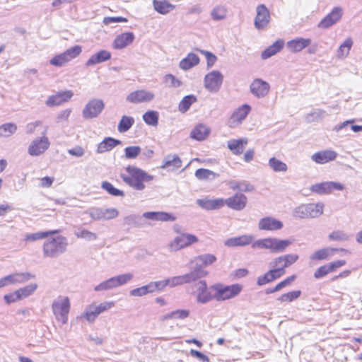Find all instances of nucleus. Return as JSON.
Segmentation results:
<instances>
[{
    "instance_id": "e433bc0d",
    "label": "nucleus",
    "mask_w": 362,
    "mask_h": 362,
    "mask_svg": "<svg viewBox=\"0 0 362 362\" xmlns=\"http://www.w3.org/2000/svg\"><path fill=\"white\" fill-rule=\"evenodd\" d=\"M74 234L78 238L88 241H93L98 238L96 233L88 230L81 226H75Z\"/></svg>"
},
{
    "instance_id": "7ed1b4c3",
    "label": "nucleus",
    "mask_w": 362,
    "mask_h": 362,
    "mask_svg": "<svg viewBox=\"0 0 362 362\" xmlns=\"http://www.w3.org/2000/svg\"><path fill=\"white\" fill-rule=\"evenodd\" d=\"M292 244L290 240H281L276 238H267L255 241L252 245L253 249H267L273 253H281Z\"/></svg>"
},
{
    "instance_id": "dca6fc26",
    "label": "nucleus",
    "mask_w": 362,
    "mask_h": 362,
    "mask_svg": "<svg viewBox=\"0 0 362 362\" xmlns=\"http://www.w3.org/2000/svg\"><path fill=\"white\" fill-rule=\"evenodd\" d=\"M270 21V14L264 4H260L257 7V15L254 25L257 30L265 28Z\"/></svg>"
},
{
    "instance_id": "a211bd4d",
    "label": "nucleus",
    "mask_w": 362,
    "mask_h": 362,
    "mask_svg": "<svg viewBox=\"0 0 362 362\" xmlns=\"http://www.w3.org/2000/svg\"><path fill=\"white\" fill-rule=\"evenodd\" d=\"M250 92L258 98L265 97L270 89L269 84L260 78L255 79L250 86Z\"/></svg>"
},
{
    "instance_id": "f03ea898",
    "label": "nucleus",
    "mask_w": 362,
    "mask_h": 362,
    "mask_svg": "<svg viewBox=\"0 0 362 362\" xmlns=\"http://www.w3.org/2000/svg\"><path fill=\"white\" fill-rule=\"evenodd\" d=\"M68 240L66 237L58 235L47 239L43 244L44 257L56 258L66 252Z\"/></svg>"
},
{
    "instance_id": "423d86ee",
    "label": "nucleus",
    "mask_w": 362,
    "mask_h": 362,
    "mask_svg": "<svg viewBox=\"0 0 362 362\" xmlns=\"http://www.w3.org/2000/svg\"><path fill=\"white\" fill-rule=\"evenodd\" d=\"M134 277V275L131 273H126L119 274L115 276H112L104 281H102L98 285L95 286L94 291H106L114 289L119 286H123L130 281Z\"/></svg>"
},
{
    "instance_id": "6e6d98bb",
    "label": "nucleus",
    "mask_w": 362,
    "mask_h": 362,
    "mask_svg": "<svg viewBox=\"0 0 362 362\" xmlns=\"http://www.w3.org/2000/svg\"><path fill=\"white\" fill-rule=\"evenodd\" d=\"M163 82L169 88H178L182 83L171 74H166L163 78Z\"/></svg>"
},
{
    "instance_id": "79ce46f5",
    "label": "nucleus",
    "mask_w": 362,
    "mask_h": 362,
    "mask_svg": "<svg viewBox=\"0 0 362 362\" xmlns=\"http://www.w3.org/2000/svg\"><path fill=\"white\" fill-rule=\"evenodd\" d=\"M197 97L194 95H188L185 96L178 105L180 112L185 113L190 107V106L197 101Z\"/></svg>"
},
{
    "instance_id": "1a4fd4ad",
    "label": "nucleus",
    "mask_w": 362,
    "mask_h": 362,
    "mask_svg": "<svg viewBox=\"0 0 362 362\" xmlns=\"http://www.w3.org/2000/svg\"><path fill=\"white\" fill-rule=\"evenodd\" d=\"M47 129L42 132L41 137H37L32 141L28 148V153L32 156H38L45 153L49 147L50 142L45 136Z\"/></svg>"
},
{
    "instance_id": "680f3d73",
    "label": "nucleus",
    "mask_w": 362,
    "mask_h": 362,
    "mask_svg": "<svg viewBox=\"0 0 362 362\" xmlns=\"http://www.w3.org/2000/svg\"><path fill=\"white\" fill-rule=\"evenodd\" d=\"M330 250H334V249L329 248H323L319 250L311 255L310 259L312 260H323L326 259L329 256Z\"/></svg>"
},
{
    "instance_id": "c756f323",
    "label": "nucleus",
    "mask_w": 362,
    "mask_h": 362,
    "mask_svg": "<svg viewBox=\"0 0 362 362\" xmlns=\"http://www.w3.org/2000/svg\"><path fill=\"white\" fill-rule=\"evenodd\" d=\"M111 53L105 49H102L93 54L86 62L87 67L105 62L111 59Z\"/></svg>"
},
{
    "instance_id": "6ab92c4d",
    "label": "nucleus",
    "mask_w": 362,
    "mask_h": 362,
    "mask_svg": "<svg viewBox=\"0 0 362 362\" xmlns=\"http://www.w3.org/2000/svg\"><path fill=\"white\" fill-rule=\"evenodd\" d=\"M154 94L145 90H138L130 93L126 100L132 103L150 102L154 99Z\"/></svg>"
},
{
    "instance_id": "b1692460",
    "label": "nucleus",
    "mask_w": 362,
    "mask_h": 362,
    "mask_svg": "<svg viewBox=\"0 0 362 362\" xmlns=\"http://www.w3.org/2000/svg\"><path fill=\"white\" fill-rule=\"evenodd\" d=\"M182 166V160L177 154H168L165 156L160 165V168L167 169L169 171H173L179 169Z\"/></svg>"
},
{
    "instance_id": "a18cd8bd",
    "label": "nucleus",
    "mask_w": 362,
    "mask_h": 362,
    "mask_svg": "<svg viewBox=\"0 0 362 362\" xmlns=\"http://www.w3.org/2000/svg\"><path fill=\"white\" fill-rule=\"evenodd\" d=\"M353 41L351 38L349 37L345 40V41L340 45L337 52V57L338 58H344L346 57L352 47Z\"/></svg>"
},
{
    "instance_id": "f8f14e48",
    "label": "nucleus",
    "mask_w": 362,
    "mask_h": 362,
    "mask_svg": "<svg viewBox=\"0 0 362 362\" xmlns=\"http://www.w3.org/2000/svg\"><path fill=\"white\" fill-rule=\"evenodd\" d=\"M343 13V8L341 7H334L332 11L319 22L317 27L321 29L329 28L341 20Z\"/></svg>"
},
{
    "instance_id": "c85d7f7f",
    "label": "nucleus",
    "mask_w": 362,
    "mask_h": 362,
    "mask_svg": "<svg viewBox=\"0 0 362 362\" xmlns=\"http://www.w3.org/2000/svg\"><path fill=\"white\" fill-rule=\"evenodd\" d=\"M216 261V257L212 254H204L196 257L192 262L194 268L203 269L204 267L212 264Z\"/></svg>"
},
{
    "instance_id": "0eeeda50",
    "label": "nucleus",
    "mask_w": 362,
    "mask_h": 362,
    "mask_svg": "<svg viewBox=\"0 0 362 362\" xmlns=\"http://www.w3.org/2000/svg\"><path fill=\"white\" fill-rule=\"evenodd\" d=\"M52 308L56 319L66 324L68 322V314L70 309V302L67 297L59 296L54 300Z\"/></svg>"
},
{
    "instance_id": "39448f33",
    "label": "nucleus",
    "mask_w": 362,
    "mask_h": 362,
    "mask_svg": "<svg viewBox=\"0 0 362 362\" xmlns=\"http://www.w3.org/2000/svg\"><path fill=\"white\" fill-rule=\"evenodd\" d=\"M214 291V297L217 301H224L235 298L241 292L243 286L235 284L226 286L221 284H216L210 286Z\"/></svg>"
},
{
    "instance_id": "a878e982",
    "label": "nucleus",
    "mask_w": 362,
    "mask_h": 362,
    "mask_svg": "<svg viewBox=\"0 0 362 362\" xmlns=\"http://www.w3.org/2000/svg\"><path fill=\"white\" fill-rule=\"evenodd\" d=\"M134 37V34L132 32L122 33L114 40L113 47L117 49H123L132 44Z\"/></svg>"
},
{
    "instance_id": "2f4dec72",
    "label": "nucleus",
    "mask_w": 362,
    "mask_h": 362,
    "mask_svg": "<svg viewBox=\"0 0 362 362\" xmlns=\"http://www.w3.org/2000/svg\"><path fill=\"white\" fill-rule=\"evenodd\" d=\"M121 144L122 141L120 140L112 137H106L98 145L96 152L98 153H103L105 152L110 151Z\"/></svg>"
},
{
    "instance_id": "f3484780",
    "label": "nucleus",
    "mask_w": 362,
    "mask_h": 362,
    "mask_svg": "<svg viewBox=\"0 0 362 362\" xmlns=\"http://www.w3.org/2000/svg\"><path fill=\"white\" fill-rule=\"evenodd\" d=\"M255 241V236L253 235L244 234L226 240L224 245L228 247H244L249 245H252Z\"/></svg>"
},
{
    "instance_id": "13d9d810",
    "label": "nucleus",
    "mask_w": 362,
    "mask_h": 362,
    "mask_svg": "<svg viewBox=\"0 0 362 362\" xmlns=\"http://www.w3.org/2000/svg\"><path fill=\"white\" fill-rule=\"evenodd\" d=\"M300 294V291H293L281 295L277 300L281 302H292L298 298Z\"/></svg>"
},
{
    "instance_id": "4be33fe9",
    "label": "nucleus",
    "mask_w": 362,
    "mask_h": 362,
    "mask_svg": "<svg viewBox=\"0 0 362 362\" xmlns=\"http://www.w3.org/2000/svg\"><path fill=\"white\" fill-rule=\"evenodd\" d=\"M283 228V223L272 216L261 218L258 223V228L261 230H278Z\"/></svg>"
},
{
    "instance_id": "a19ab883",
    "label": "nucleus",
    "mask_w": 362,
    "mask_h": 362,
    "mask_svg": "<svg viewBox=\"0 0 362 362\" xmlns=\"http://www.w3.org/2000/svg\"><path fill=\"white\" fill-rule=\"evenodd\" d=\"M251 107L249 105L245 104L238 108L232 115V119L236 122H242L249 114Z\"/></svg>"
},
{
    "instance_id": "ddd939ff",
    "label": "nucleus",
    "mask_w": 362,
    "mask_h": 362,
    "mask_svg": "<svg viewBox=\"0 0 362 362\" xmlns=\"http://www.w3.org/2000/svg\"><path fill=\"white\" fill-rule=\"evenodd\" d=\"M194 288L197 293V300L198 303L205 304L215 298L212 293L213 290L207 286L206 281H199L194 284Z\"/></svg>"
},
{
    "instance_id": "c03bdc74",
    "label": "nucleus",
    "mask_w": 362,
    "mask_h": 362,
    "mask_svg": "<svg viewBox=\"0 0 362 362\" xmlns=\"http://www.w3.org/2000/svg\"><path fill=\"white\" fill-rule=\"evenodd\" d=\"M58 230L41 231L35 233L27 234L25 235V240L28 241H36L48 237L49 235L58 233Z\"/></svg>"
},
{
    "instance_id": "aec40b11",
    "label": "nucleus",
    "mask_w": 362,
    "mask_h": 362,
    "mask_svg": "<svg viewBox=\"0 0 362 362\" xmlns=\"http://www.w3.org/2000/svg\"><path fill=\"white\" fill-rule=\"evenodd\" d=\"M73 95L71 90L59 91L56 94L49 96L45 104L48 107L60 105L63 103L69 100Z\"/></svg>"
},
{
    "instance_id": "e2e57ef3",
    "label": "nucleus",
    "mask_w": 362,
    "mask_h": 362,
    "mask_svg": "<svg viewBox=\"0 0 362 362\" xmlns=\"http://www.w3.org/2000/svg\"><path fill=\"white\" fill-rule=\"evenodd\" d=\"M141 150L137 146H128L124 148L125 157L128 159L136 158L141 153Z\"/></svg>"
},
{
    "instance_id": "ea45409f",
    "label": "nucleus",
    "mask_w": 362,
    "mask_h": 362,
    "mask_svg": "<svg viewBox=\"0 0 362 362\" xmlns=\"http://www.w3.org/2000/svg\"><path fill=\"white\" fill-rule=\"evenodd\" d=\"M280 278L279 274H277L272 269L269 270L264 274L259 276L257 279V284L259 286H263L268 283Z\"/></svg>"
},
{
    "instance_id": "393cba45",
    "label": "nucleus",
    "mask_w": 362,
    "mask_h": 362,
    "mask_svg": "<svg viewBox=\"0 0 362 362\" xmlns=\"http://www.w3.org/2000/svg\"><path fill=\"white\" fill-rule=\"evenodd\" d=\"M192 270L189 273L179 276L182 285L196 281L208 274V272L204 269L194 268L193 267H192Z\"/></svg>"
},
{
    "instance_id": "bf43d9fd",
    "label": "nucleus",
    "mask_w": 362,
    "mask_h": 362,
    "mask_svg": "<svg viewBox=\"0 0 362 362\" xmlns=\"http://www.w3.org/2000/svg\"><path fill=\"white\" fill-rule=\"evenodd\" d=\"M82 52L81 47L79 45L74 46L69 49H68L66 51H65L64 53V55L66 58L67 61L69 62L72 59L76 58L77 56H78L81 52Z\"/></svg>"
},
{
    "instance_id": "f704fd0d",
    "label": "nucleus",
    "mask_w": 362,
    "mask_h": 362,
    "mask_svg": "<svg viewBox=\"0 0 362 362\" xmlns=\"http://www.w3.org/2000/svg\"><path fill=\"white\" fill-rule=\"evenodd\" d=\"M199 63V57L196 54L189 53L186 57L180 62L179 66L181 69L186 71L197 66Z\"/></svg>"
},
{
    "instance_id": "58836bf2",
    "label": "nucleus",
    "mask_w": 362,
    "mask_h": 362,
    "mask_svg": "<svg viewBox=\"0 0 362 362\" xmlns=\"http://www.w3.org/2000/svg\"><path fill=\"white\" fill-rule=\"evenodd\" d=\"M228 13V8L223 5L216 6L211 11L210 16L215 21L224 20Z\"/></svg>"
},
{
    "instance_id": "2eb2a0df",
    "label": "nucleus",
    "mask_w": 362,
    "mask_h": 362,
    "mask_svg": "<svg viewBox=\"0 0 362 362\" xmlns=\"http://www.w3.org/2000/svg\"><path fill=\"white\" fill-rule=\"evenodd\" d=\"M344 186L336 182H324L317 183L310 186V189L312 192L317 194H326L331 193L333 190H343Z\"/></svg>"
},
{
    "instance_id": "f257e3e1",
    "label": "nucleus",
    "mask_w": 362,
    "mask_h": 362,
    "mask_svg": "<svg viewBox=\"0 0 362 362\" xmlns=\"http://www.w3.org/2000/svg\"><path fill=\"white\" fill-rule=\"evenodd\" d=\"M125 169L129 175L122 173L120 177L124 182L136 190H143L145 188L144 182H150L153 179L152 175L139 168L128 165Z\"/></svg>"
},
{
    "instance_id": "864d4df0",
    "label": "nucleus",
    "mask_w": 362,
    "mask_h": 362,
    "mask_svg": "<svg viewBox=\"0 0 362 362\" xmlns=\"http://www.w3.org/2000/svg\"><path fill=\"white\" fill-rule=\"evenodd\" d=\"M38 285L37 284H30L23 288L18 289L21 299H23L31 296L37 288Z\"/></svg>"
},
{
    "instance_id": "412c9836",
    "label": "nucleus",
    "mask_w": 362,
    "mask_h": 362,
    "mask_svg": "<svg viewBox=\"0 0 362 362\" xmlns=\"http://www.w3.org/2000/svg\"><path fill=\"white\" fill-rule=\"evenodd\" d=\"M224 199L222 198L211 199L208 197H204L196 200L197 204L206 211L219 209L224 206Z\"/></svg>"
},
{
    "instance_id": "0e129e2a",
    "label": "nucleus",
    "mask_w": 362,
    "mask_h": 362,
    "mask_svg": "<svg viewBox=\"0 0 362 362\" xmlns=\"http://www.w3.org/2000/svg\"><path fill=\"white\" fill-rule=\"evenodd\" d=\"M329 239L334 241H345L349 236L342 230H334L329 235Z\"/></svg>"
},
{
    "instance_id": "9b49d317",
    "label": "nucleus",
    "mask_w": 362,
    "mask_h": 362,
    "mask_svg": "<svg viewBox=\"0 0 362 362\" xmlns=\"http://www.w3.org/2000/svg\"><path fill=\"white\" fill-rule=\"evenodd\" d=\"M223 80V76L219 71H212L204 77V87L209 92L216 93L219 90Z\"/></svg>"
},
{
    "instance_id": "4468645a",
    "label": "nucleus",
    "mask_w": 362,
    "mask_h": 362,
    "mask_svg": "<svg viewBox=\"0 0 362 362\" xmlns=\"http://www.w3.org/2000/svg\"><path fill=\"white\" fill-rule=\"evenodd\" d=\"M198 238L192 234L182 233L170 243L169 248L171 251H177L184 247L197 243Z\"/></svg>"
},
{
    "instance_id": "cd10ccee",
    "label": "nucleus",
    "mask_w": 362,
    "mask_h": 362,
    "mask_svg": "<svg viewBox=\"0 0 362 362\" xmlns=\"http://www.w3.org/2000/svg\"><path fill=\"white\" fill-rule=\"evenodd\" d=\"M337 156V152L332 150H325L314 153L311 158L317 163L324 164L329 161L335 160Z\"/></svg>"
},
{
    "instance_id": "49530a36",
    "label": "nucleus",
    "mask_w": 362,
    "mask_h": 362,
    "mask_svg": "<svg viewBox=\"0 0 362 362\" xmlns=\"http://www.w3.org/2000/svg\"><path fill=\"white\" fill-rule=\"evenodd\" d=\"M100 314L95 308V303L88 305L83 314V317L89 322H93Z\"/></svg>"
},
{
    "instance_id": "473e14b6",
    "label": "nucleus",
    "mask_w": 362,
    "mask_h": 362,
    "mask_svg": "<svg viewBox=\"0 0 362 362\" xmlns=\"http://www.w3.org/2000/svg\"><path fill=\"white\" fill-rule=\"evenodd\" d=\"M153 6L155 11L162 15H166L175 8V6L168 0H153Z\"/></svg>"
},
{
    "instance_id": "5701e85b",
    "label": "nucleus",
    "mask_w": 362,
    "mask_h": 362,
    "mask_svg": "<svg viewBox=\"0 0 362 362\" xmlns=\"http://www.w3.org/2000/svg\"><path fill=\"white\" fill-rule=\"evenodd\" d=\"M247 201V197L243 194H235L234 196L224 199V205L226 204L232 209L240 211L245 207Z\"/></svg>"
},
{
    "instance_id": "7c9ffc66",
    "label": "nucleus",
    "mask_w": 362,
    "mask_h": 362,
    "mask_svg": "<svg viewBox=\"0 0 362 362\" xmlns=\"http://www.w3.org/2000/svg\"><path fill=\"white\" fill-rule=\"evenodd\" d=\"M248 139L247 138H241L238 139H230L228 141L227 146L229 150L235 155H240L243 153L245 146L247 144Z\"/></svg>"
},
{
    "instance_id": "4c0bfd02",
    "label": "nucleus",
    "mask_w": 362,
    "mask_h": 362,
    "mask_svg": "<svg viewBox=\"0 0 362 362\" xmlns=\"http://www.w3.org/2000/svg\"><path fill=\"white\" fill-rule=\"evenodd\" d=\"M269 267L281 277L286 272L285 269L287 265H284V260L282 256L274 258L269 264Z\"/></svg>"
},
{
    "instance_id": "8fccbe9b",
    "label": "nucleus",
    "mask_w": 362,
    "mask_h": 362,
    "mask_svg": "<svg viewBox=\"0 0 362 362\" xmlns=\"http://www.w3.org/2000/svg\"><path fill=\"white\" fill-rule=\"evenodd\" d=\"M354 119H349V120L344 121V122L336 125L334 127V131L339 132L341 130H342L343 129H344L349 124H351L350 128L353 132H362V126L354 124Z\"/></svg>"
},
{
    "instance_id": "c9c22d12",
    "label": "nucleus",
    "mask_w": 362,
    "mask_h": 362,
    "mask_svg": "<svg viewBox=\"0 0 362 362\" xmlns=\"http://www.w3.org/2000/svg\"><path fill=\"white\" fill-rule=\"evenodd\" d=\"M210 133V129L205 125L200 124L196 126L191 132L190 136L197 141L204 140Z\"/></svg>"
},
{
    "instance_id": "052dcab7",
    "label": "nucleus",
    "mask_w": 362,
    "mask_h": 362,
    "mask_svg": "<svg viewBox=\"0 0 362 362\" xmlns=\"http://www.w3.org/2000/svg\"><path fill=\"white\" fill-rule=\"evenodd\" d=\"M82 52L81 47L79 45L74 46L69 49H68L66 51H65L64 53V55L66 58L67 61L69 62L72 59L76 58L77 56H78L81 52Z\"/></svg>"
},
{
    "instance_id": "bb28decb",
    "label": "nucleus",
    "mask_w": 362,
    "mask_h": 362,
    "mask_svg": "<svg viewBox=\"0 0 362 362\" xmlns=\"http://www.w3.org/2000/svg\"><path fill=\"white\" fill-rule=\"evenodd\" d=\"M311 44L310 38L296 37L287 42L286 46L292 52H298Z\"/></svg>"
},
{
    "instance_id": "de8ad7c7",
    "label": "nucleus",
    "mask_w": 362,
    "mask_h": 362,
    "mask_svg": "<svg viewBox=\"0 0 362 362\" xmlns=\"http://www.w3.org/2000/svg\"><path fill=\"white\" fill-rule=\"evenodd\" d=\"M143 119L148 125L156 126L158 123V113L154 110H148L143 115Z\"/></svg>"
},
{
    "instance_id": "338daca9",
    "label": "nucleus",
    "mask_w": 362,
    "mask_h": 362,
    "mask_svg": "<svg viewBox=\"0 0 362 362\" xmlns=\"http://www.w3.org/2000/svg\"><path fill=\"white\" fill-rule=\"evenodd\" d=\"M332 272L331 269L329 267V264H325L323 266L320 267L314 273V277L315 279H320L327 274Z\"/></svg>"
},
{
    "instance_id": "72a5a7b5",
    "label": "nucleus",
    "mask_w": 362,
    "mask_h": 362,
    "mask_svg": "<svg viewBox=\"0 0 362 362\" xmlns=\"http://www.w3.org/2000/svg\"><path fill=\"white\" fill-rule=\"evenodd\" d=\"M284 42L282 40H278L274 42L272 45L266 48L261 54V57L263 59H267L281 51L284 47Z\"/></svg>"
},
{
    "instance_id": "603ef678",
    "label": "nucleus",
    "mask_w": 362,
    "mask_h": 362,
    "mask_svg": "<svg viewBox=\"0 0 362 362\" xmlns=\"http://www.w3.org/2000/svg\"><path fill=\"white\" fill-rule=\"evenodd\" d=\"M17 130V126L14 123H6L0 126V136L8 137Z\"/></svg>"
},
{
    "instance_id": "3c124183",
    "label": "nucleus",
    "mask_w": 362,
    "mask_h": 362,
    "mask_svg": "<svg viewBox=\"0 0 362 362\" xmlns=\"http://www.w3.org/2000/svg\"><path fill=\"white\" fill-rule=\"evenodd\" d=\"M269 165L274 172H286L287 170V165L273 157L269 160Z\"/></svg>"
},
{
    "instance_id": "6e6552de",
    "label": "nucleus",
    "mask_w": 362,
    "mask_h": 362,
    "mask_svg": "<svg viewBox=\"0 0 362 362\" xmlns=\"http://www.w3.org/2000/svg\"><path fill=\"white\" fill-rule=\"evenodd\" d=\"M86 214L95 221H107L118 216L119 211L115 208L91 207Z\"/></svg>"
},
{
    "instance_id": "69168bd1",
    "label": "nucleus",
    "mask_w": 362,
    "mask_h": 362,
    "mask_svg": "<svg viewBox=\"0 0 362 362\" xmlns=\"http://www.w3.org/2000/svg\"><path fill=\"white\" fill-rule=\"evenodd\" d=\"M176 220V217L168 212L158 211L157 221L172 222Z\"/></svg>"
},
{
    "instance_id": "9d476101",
    "label": "nucleus",
    "mask_w": 362,
    "mask_h": 362,
    "mask_svg": "<svg viewBox=\"0 0 362 362\" xmlns=\"http://www.w3.org/2000/svg\"><path fill=\"white\" fill-rule=\"evenodd\" d=\"M105 107L104 102L100 99H92L85 105L83 111V117L90 119L97 117Z\"/></svg>"
},
{
    "instance_id": "5fc2aeb1",
    "label": "nucleus",
    "mask_w": 362,
    "mask_h": 362,
    "mask_svg": "<svg viewBox=\"0 0 362 362\" xmlns=\"http://www.w3.org/2000/svg\"><path fill=\"white\" fill-rule=\"evenodd\" d=\"M216 173L210 170L199 168L195 172V176L200 180H212L215 178Z\"/></svg>"
},
{
    "instance_id": "774afa93",
    "label": "nucleus",
    "mask_w": 362,
    "mask_h": 362,
    "mask_svg": "<svg viewBox=\"0 0 362 362\" xmlns=\"http://www.w3.org/2000/svg\"><path fill=\"white\" fill-rule=\"evenodd\" d=\"M66 62H68V61H67L66 58L65 57V56L64 55V53H62L60 54H58V55L54 57L50 60V64L55 66H62Z\"/></svg>"
},
{
    "instance_id": "09e8293b",
    "label": "nucleus",
    "mask_w": 362,
    "mask_h": 362,
    "mask_svg": "<svg viewBox=\"0 0 362 362\" xmlns=\"http://www.w3.org/2000/svg\"><path fill=\"white\" fill-rule=\"evenodd\" d=\"M101 188L108 194L115 197H123L124 193L122 190L115 188L110 182L104 181L101 184Z\"/></svg>"
},
{
    "instance_id": "37998d69",
    "label": "nucleus",
    "mask_w": 362,
    "mask_h": 362,
    "mask_svg": "<svg viewBox=\"0 0 362 362\" xmlns=\"http://www.w3.org/2000/svg\"><path fill=\"white\" fill-rule=\"evenodd\" d=\"M134 124V119L132 117L124 115L122 117L117 129L120 133L127 132Z\"/></svg>"
},
{
    "instance_id": "4d7b16f0",
    "label": "nucleus",
    "mask_w": 362,
    "mask_h": 362,
    "mask_svg": "<svg viewBox=\"0 0 362 362\" xmlns=\"http://www.w3.org/2000/svg\"><path fill=\"white\" fill-rule=\"evenodd\" d=\"M35 277V276L30 272L14 273L15 284H24Z\"/></svg>"
},
{
    "instance_id": "20e7f679",
    "label": "nucleus",
    "mask_w": 362,
    "mask_h": 362,
    "mask_svg": "<svg viewBox=\"0 0 362 362\" xmlns=\"http://www.w3.org/2000/svg\"><path fill=\"white\" fill-rule=\"evenodd\" d=\"M324 204L322 202L301 204L296 207L293 216L296 218H315L323 214Z\"/></svg>"
}]
</instances>
